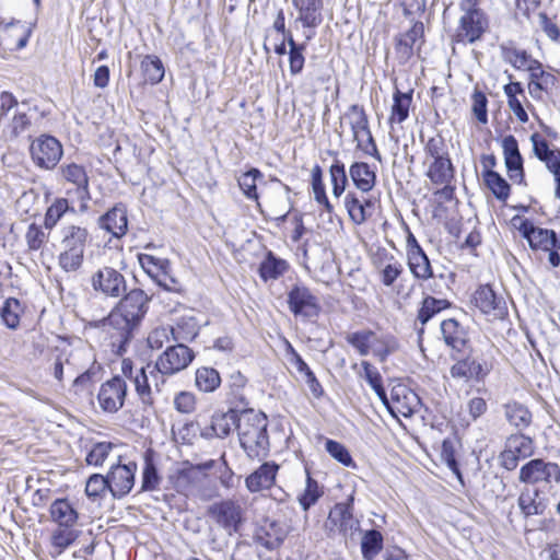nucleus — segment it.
I'll return each instance as SVG.
<instances>
[{
  "label": "nucleus",
  "mask_w": 560,
  "mask_h": 560,
  "mask_svg": "<svg viewBox=\"0 0 560 560\" xmlns=\"http://www.w3.org/2000/svg\"><path fill=\"white\" fill-rule=\"evenodd\" d=\"M520 231L534 249L550 250L557 246V235L552 230L537 228L525 221Z\"/></svg>",
  "instance_id": "27"
},
{
  "label": "nucleus",
  "mask_w": 560,
  "mask_h": 560,
  "mask_svg": "<svg viewBox=\"0 0 560 560\" xmlns=\"http://www.w3.org/2000/svg\"><path fill=\"white\" fill-rule=\"evenodd\" d=\"M345 206L350 219L355 224H362L372 214L370 209L373 202L368 198L360 199L355 192L348 191L345 197Z\"/></svg>",
  "instance_id": "34"
},
{
  "label": "nucleus",
  "mask_w": 560,
  "mask_h": 560,
  "mask_svg": "<svg viewBox=\"0 0 560 560\" xmlns=\"http://www.w3.org/2000/svg\"><path fill=\"white\" fill-rule=\"evenodd\" d=\"M292 3L299 10L298 20L304 27H316L320 24V0H292Z\"/></svg>",
  "instance_id": "35"
},
{
  "label": "nucleus",
  "mask_w": 560,
  "mask_h": 560,
  "mask_svg": "<svg viewBox=\"0 0 560 560\" xmlns=\"http://www.w3.org/2000/svg\"><path fill=\"white\" fill-rule=\"evenodd\" d=\"M326 452L337 462L343 466H353V459L345 445L341 443L327 439L325 442Z\"/></svg>",
  "instance_id": "62"
},
{
  "label": "nucleus",
  "mask_w": 560,
  "mask_h": 560,
  "mask_svg": "<svg viewBox=\"0 0 560 560\" xmlns=\"http://www.w3.org/2000/svg\"><path fill=\"white\" fill-rule=\"evenodd\" d=\"M374 331L370 329L359 330L347 335L346 340L361 355L370 353V347L373 339Z\"/></svg>",
  "instance_id": "59"
},
{
  "label": "nucleus",
  "mask_w": 560,
  "mask_h": 560,
  "mask_svg": "<svg viewBox=\"0 0 560 560\" xmlns=\"http://www.w3.org/2000/svg\"><path fill=\"white\" fill-rule=\"evenodd\" d=\"M352 501L353 499L351 498L347 503H337L328 516V521L337 526L343 535L351 534L359 527V522L353 516Z\"/></svg>",
  "instance_id": "29"
},
{
  "label": "nucleus",
  "mask_w": 560,
  "mask_h": 560,
  "mask_svg": "<svg viewBox=\"0 0 560 560\" xmlns=\"http://www.w3.org/2000/svg\"><path fill=\"white\" fill-rule=\"evenodd\" d=\"M139 262L143 270L153 279L161 278L164 270L168 269L170 261L148 254L139 255Z\"/></svg>",
  "instance_id": "52"
},
{
  "label": "nucleus",
  "mask_w": 560,
  "mask_h": 560,
  "mask_svg": "<svg viewBox=\"0 0 560 560\" xmlns=\"http://www.w3.org/2000/svg\"><path fill=\"white\" fill-rule=\"evenodd\" d=\"M472 302L490 319H503L508 315L506 302L497 296L490 285H480L472 296Z\"/></svg>",
  "instance_id": "18"
},
{
  "label": "nucleus",
  "mask_w": 560,
  "mask_h": 560,
  "mask_svg": "<svg viewBox=\"0 0 560 560\" xmlns=\"http://www.w3.org/2000/svg\"><path fill=\"white\" fill-rule=\"evenodd\" d=\"M208 515L230 536L238 532L243 522L242 506L231 499L212 503Z\"/></svg>",
  "instance_id": "11"
},
{
  "label": "nucleus",
  "mask_w": 560,
  "mask_h": 560,
  "mask_svg": "<svg viewBox=\"0 0 560 560\" xmlns=\"http://www.w3.org/2000/svg\"><path fill=\"white\" fill-rule=\"evenodd\" d=\"M198 332L199 328L194 318H182L175 327L171 328L175 341H191Z\"/></svg>",
  "instance_id": "56"
},
{
  "label": "nucleus",
  "mask_w": 560,
  "mask_h": 560,
  "mask_svg": "<svg viewBox=\"0 0 560 560\" xmlns=\"http://www.w3.org/2000/svg\"><path fill=\"white\" fill-rule=\"evenodd\" d=\"M141 72L145 82L158 84L164 78V66L161 59L153 55H147L141 61Z\"/></svg>",
  "instance_id": "45"
},
{
  "label": "nucleus",
  "mask_w": 560,
  "mask_h": 560,
  "mask_svg": "<svg viewBox=\"0 0 560 560\" xmlns=\"http://www.w3.org/2000/svg\"><path fill=\"white\" fill-rule=\"evenodd\" d=\"M407 262L412 276L419 280H429L433 277L430 260L412 233L407 236Z\"/></svg>",
  "instance_id": "19"
},
{
  "label": "nucleus",
  "mask_w": 560,
  "mask_h": 560,
  "mask_svg": "<svg viewBox=\"0 0 560 560\" xmlns=\"http://www.w3.org/2000/svg\"><path fill=\"white\" fill-rule=\"evenodd\" d=\"M113 444L109 442L96 443L86 455V463L93 466H101L109 455Z\"/></svg>",
  "instance_id": "64"
},
{
  "label": "nucleus",
  "mask_w": 560,
  "mask_h": 560,
  "mask_svg": "<svg viewBox=\"0 0 560 560\" xmlns=\"http://www.w3.org/2000/svg\"><path fill=\"white\" fill-rule=\"evenodd\" d=\"M345 117L349 119L353 141L371 132L369 118L362 106L358 104L349 106Z\"/></svg>",
  "instance_id": "36"
},
{
  "label": "nucleus",
  "mask_w": 560,
  "mask_h": 560,
  "mask_svg": "<svg viewBox=\"0 0 560 560\" xmlns=\"http://www.w3.org/2000/svg\"><path fill=\"white\" fill-rule=\"evenodd\" d=\"M238 413L231 409L228 412H215L211 417L210 424L200 428V435L205 439H224L228 436L232 428L237 425Z\"/></svg>",
  "instance_id": "20"
},
{
  "label": "nucleus",
  "mask_w": 560,
  "mask_h": 560,
  "mask_svg": "<svg viewBox=\"0 0 560 560\" xmlns=\"http://www.w3.org/2000/svg\"><path fill=\"white\" fill-rule=\"evenodd\" d=\"M427 176L435 185L451 184L454 178V166L450 156L432 161L428 166Z\"/></svg>",
  "instance_id": "38"
},
{
  "label": "nucleus",
  "mask_w": 560,
  "mask_h": 560,
  "mask_svg": "<svg viewBox=\"0 0 560 560\" xmlns=\"http://www.w3.org/2000/svg\"><path fill=\"white\" fill-rule=\"evenodd\" d=\"M126 396V381L120 376H114L101 385L97 400L103 411L114 413L122 408Z\"/></svg>",
  "instance_id": "14"
},
{
  "label": "nucleus",
  "mask_w": 560,
  "mask_h": 560,
  "mask_svg": "<svg viewBox=\"0 0 560 560\" xmlns=\"http://www.w3.org/2000/svg\"><path fill=\"white\" fill-rule=\"evenodd\" d=\"M48 234L40 225L32 223L25 233L27 248L33 252L39 250L47 242Z\"/></svg>",
  "instance_id": "61"
},
{
  "label": "nucleus",
  "mask_w": 560,
  "mask_h": 560,
  "mask_svg": "<svg viewBox=\"0 0 560 560\" xmlns=\"http://www.w3.org/2000/svg\"><path fill=\"white\" fill-rule=\"evenodd\" d=\"M83 370L81 374L74 377L72 383L77 394L91 389L94 383L100 378L102 366L96 362L95 355L93 354V360H91L90 364Z\"/></svg>",
  "instance_id": "42"
},
{
  "label": "nucleus",
  "mask_w": 560,
  "mask_h": 560,
  "mask_svg": "<svg viewBox=\"0 0 560 560\" xmlns=\"http://www.w3.org/2000/svg\"><path fill=\"white\" fill-rule=\"evenodd\" d=\"M268 419L253 409L238 413L236 431L242 448L249 458H264L269 453Z\"/></svg>",
  "instance_id": "2"
},
{
  "label": "nucleus",
  "mask_w": 560,
  "mask_h": 560,
  "mask_svg": "<svg viewBox=\"0 0 560 560\" xmlns=\"http://www.w3.org/2000/svg\"><path fill=\"white\" fill-rule=\"evenodd\" d=\"M383 548V537L376 529L368 530L361 541L362 555L365 559H372Z\"/></svg>",
  "instance_id": "58"
},
{
  "label": "nucleus",
  "mask_w": 560,
  "mask_h": 560,
  "mask_svg": "<svg viewBox=\"0 0 560 560\" xmlns=\"http://www.w3.org/2000/svg\"><path fill=\"white\" fill-rule=\"evenodd\" d=\"M49 515L58 527H74L79 520V513L67 499H56L49 508Z\"/></svg>",
  "instance_id": "30"
},
{
  "label": "nucleus",
  "mask_w": 560,
  "mask_h": 560,
  "mask_svg": "<svg viewBox=\"0 0 560 560\" xmlns=\"http://www.w3.org/2000/svg\"><path fill=\"white\" fill-rule=\"evenodd\" d=\"M329 175L332 186V195L335 197H340L348 185L345 164L340 160L336 159L329 167Z\"/></svg>",
  "instance_id": "51"
},
{
  "label": "nucleus",
  "mask_w": 560,
  "mask_h": 560,
  "mask_svg": "<svg viewBox=\"0 0 560 560\" xmlns=\"http://www.w3.org/2000/svg\"><path fill=\"white\" fill-rule=\"evenodd\" d=\"M150 298L141 289L128 292L102 320L113 352L122 355L148 312Z\"/></svg>",
  "instance_id": "1"
},
{
  "label": "nucleus",
  "mask_w": 560,
  "mask_h": 560,
  "mask_svg": "<svg viewBox=\"0 0 560 560\" xmlns=\"http://www.w3.org/2000/svg\"><path fill=\"white\" fill-rule=\"evenodd\" d=\"M137 464L129 462L128 464H117L110 467L106 475L109 485V492L114 499L120 500L125 498L133 488Z\"/></svg>",
  "instance_id": "15"
},
{
  "label": "nucleus",
  "mask_w": 560,
  "mask_h": 560,
  "mask_svg": "<svg viewBox=\"0 0 560 560\" xmlns=\"http://www.w3.org/2000/svg\"><path fill=\"white\" fill-rule=\"evenodd\" d=\"M192 360L194 352L184 343L168 346L153 365L148 364L150 376L154 381L155 392H161V385L165 383L164 376L183 371Z\"/></svg>",
  "instance_id": "5"
},
{
  "label": "nucleus",
  "mask_w": 560,
  "mask_h": 560,
  "mask_svg": "<svg viewBox=\"0 0 560 560\" xmlns=\"http://www.w3.org/2000/svg\"><path fill=\"white\" fill-rule=\"evenodd\" d=\"M424 152L429 158L432 159V161L450 156L447 144L444 138L440 135L428 140L424 147Z\"/></svg>",
  "instance_id": "63"
},
{
  "label": "nucleus",
  "mask_w": 560,
  "mask_h": 560,
  "mask_svg": "<svg viewBox=\"0 0 560 560\" xmlns=\"http://www.w3.org/2000/svg\"><path fill=\"white\" fill-rule=\"evenodd\" d=\"M0 30L4 33V39L8 40L7 45L11 49H23L28 42L31 30L25 23L12 20L11 22H0Z\"/></svg>",
  "instance_id": "33"
},
{
  "label": "nucleus",
  "mask_w": 560,
  "mask_h": 560,
  "mask_svg": "<svg viewBox=\"0 0 560 560\" xmlns=\"http://www.w3.org/2000/svg\"><path fill=\"white\" fill-rule=\"evenodd\" d=\"M464 354L463 359H458L451 366V376L465 382H482L493 369L492 357L477 350H469Z\"/></svg>",
  "instance_id": "8"
},
{
  "label": "nucleus",
  "mask_w": 560,
  "mask_h": 560,
  "mask_svg": "<svg viewBox=\"0 0 560 560\" xmlns=\"http://www.w3.org/2000/svg\"><path fill=\"white\" fill-rule=\"evenodd\" d=\"M31 107L22 102L19 103L15 96L7 91L0 94V126L18 137L31 126Z\"/></svg>",
  "instance_id": "7"
},
{
  "label": "nucleus",
  "mask_w": 560,
  "mask_h": 560,
  "mask_svg": "<svg viewBox=\"0 0 560 560\" xmlns=\"http://www.w3.org/2000/svg\"><path fill=\"white\" fill-rule=\"evenodd\" d=\"M503 92L508 98L509 108L513 112L516 118L525 124L528 121V115L522 104V101L518 98L521 95L525 98V91L520 82H510L503 86Z\"/></svg>",
  "instance_id": "37"
},
{
  "label": "nucleus",
  "mask_w": 560,
  "mask_h": 560,
  "mask_svg": "<svg viewBox=\"0 0 560 560\" xmlns=\"http://www.w3.org/2000/svg\"><path fill=\"white\" fill-rule=\"evenodd\" d=\"M500 51L503 61L520 71H526L536 61L529 52L517 48L513 42L502 43Z\"/></svg>",
  "instance_id": "31"
},
{
  "label": "nucleus",
  "mask_w": 560,
  "mask_h": 560,
  "mask_svg": "<svg viewBox=\"0 0 560 560\" xmlns=\"http://www.w3.org/2000/svg\"><path fill=\"white\" fill-rule=\"evenodd\" d=\"M535 155L546 164V167L552 172L560 167V152L549 148L548 142L538 133L530 137Z\"/></svg>",
  "instance_id": "39"
},
{
  "label": "nucleus",
  "mask_w": 560,
  "mask_h": 560,
  "mask_svg": "<svg viewBox=\"0 0 560 560\" xmlns=\"http://www.w3.org/2000/svg\"><path fill=\"white\" fill-rule=\"evenodd\" d=\"M460 16L454 35L456 43L474 44L489 27V19L481 8V0H459Z\"/></svg>",
  "instance_id": "3"
},
{
  "label": "nucleus",
  "mask_w": 560,
  "mask_h": 560,
  "mask_svg": "<svg viewBox=\"0 0 560 560\" xmlns=\"http://www.w3.org/2000/svg\"><path fill=\"white\" fill-rule=\"evenodd\" d=\"M287 262L283 259L277 258L269 252L259 267L260 277L264 280L277 279L287 270Z\"/></svg>",
  "instance_id": "49"
},
{
  "label": "nucleus",
  "mask_w": 560,
  "mask_h": 560,
  "mask_svg": "<svg viewBox=\"0 0 560 560\" xmlns=\"http://www.w3.org/2000/svg\"><path fill=\"white\" fill-rule=\"evenodd\" d=\"M107 492H109V485L106 476L100 474L90 476L85 486V493L89 499L94 502L98 501L103 499Z\"/></svg>",
  "instance_id": "54"
},
{
  "label": "nucleus",
  "mask_w": 560,
  "mask_h": 560,
  "mask_svg": "<svg viewBox=\"0 0 560 560\" xmlns=\"http://www.w3.org/2000/svg\"><path fill=\"white\" fill-rule=\"evenodd\" d=\"M397 348L398 343L394 336L389 334H373L370 352L381 361H385Z\"/></svg>",
  "instance_id": "43"
},
{
  "label": "nucleus",
  "mask_w": 560,
  "mask_h": 560,
  "mask_svg": "<svg viewBox=\"0 0 560 560\" xmlns=\"http://www.w3.org/2000/svg\"><path fill=\"white\" fill-rule=\"evenodd\" d=\"M412 90H410L409 92H401L398 89L394 92L392 112L389 117V120L392 122L401 124L408 118L409 108L412 103Z\"/></svg>",
  "instance_id": "41"
},
{
  "label": "nucleus",
  "mask_w": 560,
  "mask_h": 560,
  "mask_svg": "<svg viewBox=\"0 0 560 560\" xmlns=\"http://www.w3.org/2000/svg\"><path fill=\"white\" fill-rule=\"evenodd\" d=\"M322 495L323 489L319 487L318 482L311 477L310 471L306 469L305 489L298 498L300 505L304 511H307Z\"/></svg>",
  "instance_id": "50"
},
{
  "label": "nucleus",
  "mask_w": 560,
  "mask_h": 560,
  "mask_svg": "<svg viewBox=\"0 0 560 560\" xmlns=\"http://www.w3.org/2000/svg\"><path fill=\"white\" fill-rule=\"evenodd\" d=\"M450 306V302L444 299H435L433 296H427L421 304V307L418 312V320L421 325H425L434 315L440 313L441 311L447 308Z\"/></svg>",
  "instance_id": "48"
},
{
  "label": "nucleus",
  "mask_w": 560,
  "mask_h": 560,
  "mask_svg": "<svg viewBox=\"0 0 560 560\" xmlns=\"http://www.w3.org/2000/svg\"><path fill=\"white\" fill-rule=\"evenodd\" d=\"M22 313V305L19 300L9 298L0 310V315L7 327L14 329L20 324V315Z\"/></svg>",
  "instance_id": "55"
},
{
  "label": "nucleus",
  "mask_w": 560,
  "mask_h": 560,
  "mask_svg": "<svg viewBox=\"0 0 560 560\" xmlns=\"http://www.w3.org/2000/svg\"><path fill=\"white\" fill-rule=\"evenodd\" d=\"M278 470L279 466L273 462H266L261 464L256 470L246 477V489L250 493L270 489L276 482Z\"/></svg>",
  "instance_id": "24"
},
{
  "label": "nucleus",
  "mask_w": 560,
  "mask_h": 560,
  "mask_svg": "<svg viewBox=\"0 0 560 560\" xmlns=\"http://www.w3.org/2000/svg\"><path fill=\"white\" fill-rule=\"evenodd\" d=\"M195 385L202 393H213L221 385L220 374L213 368H199L195 373Z\"/></svg>",
  "instance_id": "44"
},
{
  "label": "nucleus",
  "mask_w": 560,
  "mask_h": 560,
  "mask_svg": "<svg viewBox=\"0 0 560 560\" xmlns=\"http://www.w3.org/2000/svg\"><path fill=\"white\" fill-rule=\"evenodd\" d=\"M483 182L498 200H508L511 187L509 183L499 173L491 170H487L483 173Z\"/></svg>",
  "instance_id": "46"
},
{
  "label": "nucleus",
  "mask_w": 560,
  "mask_h": 560,
  "mask_svg": "<svg viewBox=\"0 0 560 560\" xmlns=\"http://www.w3.org/2000/svg\"><path fill=\"white\" fill-rule=\"evenodd\" d=\"M91 284L94 291L110 298L120 296L127 289L124 275L107 266L93 273Z\"/></svg>",
  "instance_id": "13"
},
{
  "label": "nucleus",
  "mask_w": 560,
  "mask_h": 560,
  "mask_svg": "<svg viewBox=\"0 0 560 560\" xmlns=\"http://www.w3.org/2000/svg\"><path fill=\"white\" fill-rule=\"evenodd\" d=\"M100 228L114 237H122L128 230L127 209L118 203L100 218Z\"/></svg>",
  "instance_id": "26"
},
{
  "label": "nucleus",
  "mask_w": 560,
  "mask_h": 560,
  "mask_svg": "<svg viewBox=\"0 0 560 560\" xmlns=\"http://www.w3.org/2000/svg\"><path fill=\"white\" fill-rule=\"evenodd\" d=\"M62 178L77 187L78 198L82 201L80 209L84 211L90 200L89 177L85 168L77 163L63 164L60 166Z\"/></svg>",
  "instance_id": "21"
},
{
  "label": "nucleus",
  "mask_w": 560,
  "mask_h": 560,
  "mask_svg": "<svg viewBox=\"0 0 560 560\" xmlns=\"http://www.w3.org/2000/svg\"><path fill=\"white\" fill-rule=\"evenodd\" d=\"M420 408L419 396L405 385L393 386L389 396L388 411L395 418H409Z\"/></svg>",
  "instance_id": "16"
},
{
  "label": "nucleus",
  "mask_w": 560,
  "mask_h": 560,
  "mask_svg": "<svg viewBox=\"0 0 560 560\" xmlns=\"http://www.w3.org/2000/svg\"><path fill=\"white\" fill-rule=\"evenodd\" d=\"M121 374L122 378L125 377L133 384L135 390L144 410L152 408L154 405V392L149 382L151 376L148 365L136 369L130 359H124L121 362Z\"/></svg>",
  "instance_id": "12"
},
{
  "label": "nucleus",
  "mask_w": 560,
  "mask_h": 560,
  "mask_svg": "<svg viewBox=\"0 0 560 560\" xmlns=\"http://www.w3.org/2000/svg\"><path fill=\"white\" fill-rule=\"evenodd\" d=\"M349 176L353 185L363 194L371 191L376 185V171L365 162H354L349 167Z\"/></svg>",
  "instance_id": "32"
},
{
  "label": "nucleus",
  "mask_w": 560,
  "mask_h": 560,
  "mask_svg": "<svg viewBox=\"0 0 560 560\" xmlns=\"http://www.w3.org/2000/svg\"><path fill=\"white\" fill-rule=\"evenodd\" d=\"M518 480L527 487L532 486V489L552 494L555 487L560 483V467L540 458L530 459L521 467Z\"/></svg>",
  "instance_id": "6"
},
{
  "label": "nucleus",
  "mask_w": 560,
  "mask_h": 560,
  "mask_svg": "<svg viewBox=\"0 0 560 560\" xmlns=\"http://www.w3.org/2000/svg\"><path fill=\"white\" fill-rule=\"evenodd\" d=\"M205 477L201 466L189 465L178 469L171 479L177 492L189 495L202 483Z\"/></svg>",
  "instance_id": "25"
},
{
  "label": "nucleus",
  "mask_w": 560,
  "mask_h": 560,
  "mask_svg": "<svg viewBox=\"0 0 560 560\" xmlns=\"http://www.w3.org/2000/svg\"><path fill=\"white\" fill-rule=\"evenodd\" d=\"M288 304L294 316L316 317L320 312L317 298L304 285H294L288 293Z\"/></svg>",
  "instance_id": "17"
},
{
  "label": "nucleus",
  "mask_w": 560,
  "mask_h": 560,
  "mask_svg": "<svg viewBox=\"0 0 560 560\" xmlns=\"http://www.w3.org/2000/svg\"><path fill=\"white\" fill-rule=\"evenodd\" d=\"M373 261H376L381 281L385 287L393 285L404 271L402 264L386 249L378 250Z\"/></svg>",
  "instance_id": "28"
},
{
  "label": "nucleus",
  "mask_w": 560,
  "mask_h": 560,
  "mask_svg": "<svg viewBox=\"0 0 560 560\" xmlns=\"http://www.w3.org/2000/svg\"><path fill=\"white\" fill-rule=\"evenodd\" d=\"M260 178L262 173L258 168H250L238 177V186L248 199H258L257 180Z\"/></svg>",
  "instance_id": "53"
},
{
  "label": "nucleus",
  "mask_w": 560,
  "mask_h": 560,
  "mask_svg": "<svg viewBox=\"0 0 560 560\" xmlns=\"http://www.w3.org/2000/svg\"><path fill=\"white\" fill-rule=\"evenodd\" d=\"M30 151L34 164L43 170L55 168L63 153L61 143L49 135H42L34 139Z\"/></svg>",
  "instance_id": "10"
},
{
  "label": "nucleus",
  "mask_w": 560,
  "mask_h": 560,
  "mask_svg": "<svg viewBox=\"0 0 560 560\" xmlns=\"http://www.w3.org/2000/svg\"><path fill=\"white\" fill-rule=\"evenodd\" d=\"M505 447L509 452L516 454L522 459H525L534 454V442L529 436L524 434H512L505 442Z\"/></svg>",
  "instance_id": "47"
},
{
  "label": "nucleus",
  "mask_w": 560,
  "mask_h": 560,
  "mask_svg": "<svg viewBox=\"0 0 560 560\" xmlns=\"http://www.w3.org/2000/svg\"><path fill=\"white\" fill-rule=\"evenodd\" d=\"M506 421L516 429H525L532 422V413L528 408L515 400L508 401L503 406Z\"/></svg>",
  "instance_id": "40"
},
{
  "label": "nucleus",
  "mask_w": 560,
  "mask_h": 560,
  "mask_svg": "<svg viewBox=\"0 0 560 560\" xmlns=\"http://www.w3.org/2000/svg\"><path fill=\"white\" fill-rule=\"evenodd\" d=\"M78 538L77 530L73 527H58L52 532L51 535V546L57 550V553L60 555L68 547H70Z\"/></svg>",
  "instance_id": "57"
},
{
  "label": "nucleus",
  "mask_w": 560,
  "mask_h": 560,
  "mask_svg": "<svg viewBox=\"0 0 560 560\" xmlns=\"http://www.w3.org/2000/svg\"><path fill=\"white\" fill-rule=\"evenodd\" d=\"M68 210L69 202L66 198L56 199L46 211L44 220L45 229L51 230Z\"/></svg>",
  "instance_id": "60"
},
{
  "label": "nucleus",
  "mask_w": 560,
  "mask_h": 560,
  "mask_svg": "<svg viewBox=\"0 0 560 560\" xmlns=\"http://www.w3.org/2000/svg\"><path fill=\"white\" fill-rule=\"evenodd\" d=\"M89 237L86 228L74 224L62 228L58 265L63 271L75 272L82 267Z\"/></svg>",
  "instance_id": "4"
},
{
  "label": "nucleus",
  "mask_w": 560,
  "mask_h": 560,
  "mask_svg": "<svg viewBox=\"0 0 560 560\" xmlns=\"http://www.w3.org/2000/svg\"><path fill=\"white\" fill-rule=\"evenodd\" d=\"M440 330L445 345L453 351L465 353L469 349L468 332L456 319L442 320Z\"/></svg>",
  "instance_id": "22"
},
{
  "label": "nucleus",
  "mask_w": 560,
  "mask_h": 560,
  "mask_svg": "<svg viewBox=\"0 0 560 560\" xmlns=\"http://www.w3.org/2000/svg\"><path fill=\"white\" fill-rule=\"evenodd\" d=\"M93 360V350L88 346L62 348L55 358L52 374L61 382L65 377H72L85 369Z\"/></svg>",
  "instance_id": "9"
},
{
  "label": "nucleus",
  "mask_w": 560,
  "mask_h": 560,
  "mask_svg": "<svg viewBox=\"0 0 560 560\" xmlns=\"http://www.w3.org/2000/svg\"><path fill=\"white\" fill-rule=\"evenodd\" d=\"M517 505L525 518L542 515L548 506V493L526 487L518 495Z\"/></svg>",
  "instance_id": "23"
}]
</instances>
